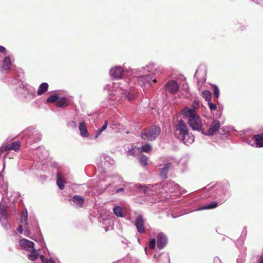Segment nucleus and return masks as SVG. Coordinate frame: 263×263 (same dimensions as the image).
<instances>
[{
	"instance_id": "1",
	"label": "nucleus",
	"mask_w": 263,
	"mask_h": 263,
	"mask_svg": "<svg viewBox=\"0 0 263 263\" xmlns=\"http://www.w3.org/2000/svg\"><path fill=\"white\" fill-rule=\"evenodd\" d=\"M174 133L175 137L185 145H189L194 141V137L189 133L185 122L182 119L178 120L175 124Z\"/></svg>"
},
{
	"instance_id": "2",
	"label": "nucleus",
	"mask_w": 263,
	"mask_h": 263,
	"mask_svg": "<svg viewBox=\"0 0 263 263\" xmlns=\"http://www.w3.org/2000/svg\"><path fill=\"white\" fill-rule=\"evenodd\" d=\"M144 68L145 67L130 70L129 74L132 76L131 81L134 83H137L141 87L157 82L156 79L153 76L148 74H145V72L144 71Z\"/></svg>"
},
{
	"instance_id": "3",
	"label": "nucleus",
	"mask_w": 263,
	"mask_h": 263,
	"mask_svg": "<svg viewBox=\"0 0 263 263\" xmlns=\"http://www.w3.org/2000/svg\"><path fill=\"white\" fill-rule=\"evenodd\" d=\"M8 183L3 181V183L0 185V193L4 196L0 202V222L2 226L6 230H9L11 228V224L8 221V214L7 212V205H6L5 198L7 194Z\"/></svg>"
},
{
	"instance_id": "4",
	"label": "nucleus",
	"mask_w": 263,
	"mask_h": 263,
	"mask_svg": "<svg viewBox=\"0 0 263 263\" xmlns=\"http://www.w3.org/2000/svg\"><path fill=\"white\" fill-rule=\"evenodd\" d=\"M181 114L187 117L188 123L193 130L202 133L204 125H202L200 117L193 109L185 107L182 109Z\"/></svg>"
},
{
	"instance_id": "5",
	"label": "nucleus",
	"mask_w": 263,
	"mask_h": 263,
	"mask_svg": "<svg viewBox=\"0 0 263 263\" xmlns=\"http://www.w3.org/2000/svg\"><path fill=\"white\" fill-rule=\"evenodd\" d=\"M13 84L17 85L15 88L14 94L15 95H20L24 98L32 99L34 97L35 90L31 87L24 84L22 82L16 80H13Z\"/></svg>"
},
{
	"instance_id": "6",
	"label": "nucleus",
	"mask_w": 263,
	"mask_h": 263,
	"mask_svg": "<svg viewBox=\"0 0 263 263\" xmlns=\"http://www.w3.org/2000/svg\"><path fill=\"white\" fill-rule=\"evenodd\" d=\"M161 128L159 126L153 125L143 129L140 137L142 139L147 141H154L159 135Z\"/></svg>"
},
{
	"instance_id": "7",
	"label": "nucleus",
	"mask_w": 263,
	"mask_h": 263,
	"mask_svg": "<svg viewBox=\"0 0 263 263\" xmlns=\"http://www.w3.org/2000/svg\"><path fill=\"white\" fill-rule=\"evenodd\" d=\"M130 71L120 66H117L111 68L109 71L110 76L114 79H120L125 77Z\"/></svg>"
},
{
	"instance_id": "8",
	"label": "nucleus",
	"mask_w": 263,
	"mask_h": 263,
	"mask_svg": "<svg viewBox=\"0 0 263 263\" xmlns=\"http://www.w3.org/2000/svg\"><path fill=\"white\" fill-rule=\"evenodd\" d=\"M30 227L29 224H27L25 226V234L27 235L30 238L33 239L32 235L33 233L40 235L41 233L40 229L37 221L33 219L31 220Z\"/></svg>"
},
{
	"instance_id": "9",
	"label": "nucleus",
	"mask_w": 263,
	"mask_h": 263,
	"mask_svg": "<svg viewBox=\"0 0 263 263\" xmlns=\"http://www.w3.org/2000/svg\"><path fill=\"white\" fill-rule=\"evenodd\" d=\"M246 142L252 146L260 148L263 147V132L254 135L251 139H246Z\"/></svg>"
},
{
	"instance_id": "10",
	"label": "nucleus",
	"mask_w": 263,
	"mask_h": 263,
	"mask_svg": "<svg viewBox=\"0 0 263 263\" xmlns=\"http://www.w3.org/2000/svg\"><path fill=\"white\" fill-rule=\"evenodd\" d=\"M220 122L215 119L209 125L208 128L206 129L204 126L202 134L208 136H213L220 128Z\"/></svg>"
},
{
	"instance_id": "11",
	"label": "nucleus",
	"mask_w": 263,
	"mask_h": 263,
	"mask_svg": "<svg viewBox=\"0 0 263 263\" xmlns=\"http://www.w3.org/2000/svg\"><path fill=\"white\" fill-rule=\"evenodd\" d=\"M115 92H117V95H122V97H124L129 101H132L135 99V95L132 90H128L127 89H124L123 87H120L117 88V89Z\"/></svg>"
},
{
	"instance_id": "12",
	"label": "nucleus",
	"mask_w": 263,
	"mask_h": 263,
	"mask_svg": "<svg viewBox=\"0 0 263 263\" xmlns=\"http://www.w3.org/2000/svg\"><path fill=\"white\" fill-rule=\"evenodd\" d=\"M40 257V258L42 263H55L52 259H45L44 256L42 255L39 256L37 251L34 249L32 250L31 253L29 255L28 258L30 260L34 261Z\"/></svg>"
},
{
	"instance_id": "13",
	"label": "nucleus",
	"mask_w": 263,
	"mask_h": 263,
	"mask_svg": "<svg viewBox=\"0 0 263 263\" xmlns=\"http://www.w3.org/2000/svg\"><path fill=\"white\" fill-rule=\"evenodd\" d=\"M152 189L149 187L140 184H136L134 189V194H144L146 195H151Z\"/></svg>"
},
{
	"instance_id": "14",
	"label": "nucleus",
	"mask_w": 263,
	"mask_h": 263,
	"mask_svg": "<svg viewBox=\"0 0 263 263\" xmlns=\"http://www.w3.org/2000/svg\"><path fill=\"white\" fill-rule=\"evenodd\" d=\"M135 225L138 233L143 234L145 232V229L144 227V220L141 215H139L136 218Z\"/></svg>"
},
{
	"instance_id": "15",
	"label": "nucleus",
	"mask_w": 263,
	"mask_h": 263,
	"mask_svg": "<svg viewBox=\"0 0 263 263\" xmlns=\"http://www.w3.org/2000/svg\"><path fill=\"white\" fill-rule=\"evenodd\" d=\"M173 163L168 162L162 166L160 168V177L161 179H166L167 178V174L169 170L172 167Z\"/></svg>"
},
{
	"instance_id": "16",
	"label": "nucleus",
	"mask_w": 263,
	"mask_h": 263,
	"mask_svg": "<svg viewBox=\"0 0 263 263\" xmlns=\"http://www.w3.org/2000/svg\"><path fill=\"white\" fill-rule=\"evenodd\" d=\"M167 242L166 235L163 233H159L157 236V246L159 250L164 248Z\"/></svg>"
},
{
	"instance_id": "17",
	"label": "nucleus",
	"mask_w": 263,
	"mask_h": 263,
	"mask_svg": "<svg viewBox=\"0 0 263 263\" xmlns=\"http://www.w3.org/2000/svg\"><path fill=\"white\" fill-rule=\"evenodd\" d=\"M166 89L170 93L174 94L178 91L179 86L175 81H170L166 84Z\"/></svg>"
},
{
	"instance_id": "18",
	"label": "nucleus",
	"mask_w": 263,
	"mask_h": 263,
	"mask_svg": "<svg viewBox=\"0 0 263 263\" xmlns=\"http://www.w3.org/2000/svg\"><path fill=\"white\" fill-rule=\"evenodd\" d=\"M164 189H166V192L173 193L179 190V186L175 183L174 181L169 180L165 186H163Z\"/></svg>"
},
{
	"instance_id": "19",
	"label": "nucleus",
	"mask_w": 263,
	"mask_h": 263,
	"mask_svg": "<svg viewBox=\"0 0 263 263\" xmlns=\"http://www.w3.org/2000/svg\"><path fill=\"white\" fill-rule=\"evenodd\" d=\"M122 187L125 191L126 194H134V189L135 188V184L130 182H123L122 184Z\"/></svg>"
},
{
	"instance_id": "20",
	"label": "nucleus",
	"mask_w": 263,
	"mask_h": 263,
	"mask_svg": "<svg viewBox=\"0 0 263 263\" xmlns=\"http://www.w3.org/2000/svg\"><path fill=\"white\" fill-rule=\"evenodd\" d=\"M19 243L21 246L28 251H32L34 249L33 242L26 239H23L20 240Z\"/></svg>"
},
{
	"instance_id": "21",
	"label": "nucleus",
	"mask_w": 263,
	"mask_h": 263,
	"mask_svg": "<svg viewBox=\"0 0 263 263\" xmlns=\"http://www.w3.org/2000/svg\"><path fill=\"white\" fill-rule=\"evenodd\" d=\"M118 85L117 84L113 83L108 84H107L106 85H105V86L104 87V89L105 90H108L110 93L114 94V95H117V92H115V91L117 89V88H119V87H118ZM120 87H122V86H120ZM123 88L124 89H126V88H128V87H126V88H124L123 87Z\"/></svg>"
},
{
	"instance_id": "22",
	"label": "nucleus",
	"mask_w": 263,
	"mask_h": 263,
	"mask_svg": "<svg viewBox=\"0 0 263 263\" xmlns=\"http://www.w3.org/2000/svg\"><path fill=\"white\" fill-rule=\"evenodd\" d=\"M70 201L73 202L77 207L81 208L84 203V198L80 195H75L70 199Z\"/></svg>"
},
{
	"instance_id": "23",
	"label": "nucleus",
	"mask_w": 263,
	"mask_h": 263,
	"mask_svg": "<svg viewBox=\"0 0 263 263\" xmlns=\"http://www.w3.org/2000/svg\"><path fill=\"white\" fill-rule=\"evenodd\" d=\"M42 135L37 131H35L31 135H30L28 139V142H36L41 140Z\"/></svg>"
},
{
	"instance_id": "24",
	"label": "nucleus",
	"mask_w": 263,
	"mask_h": 263,
	"mask_svg": "<svg viewBox=\"0 0 263 263\" xmlns=\"http://www.w3.org/2000/svg\"><path fill=\"white\" fill-rule=\"evenodd\" d=\"M79 127L81 136L83 137H88L89 136V133L86 127V123L84 122H80Z\"/></svg>"
},
{
	"instance_id": "25",
	"label": "nucleus",
	"mask_w": 263,
	"mask_h": 263,
	"mask_svg": "<svg viewBox=\"0 0 263 263\" xmlns=\"http://www.w3.org/2000/svg\"><path fill=\"white\" fill-rule=\"evenodd\" d=\"M68 104V99L66 97H59L56 103L57 106L59 107H66Z\"/></svg>"
},
{
	"instance_id": "26",
	"label": "nucleus",
	"mask_w": 263,
	"mask_h": 263,
	"mask_svg": "<svg viewBox=\"0 0 263 263\" xmlns=\"http://www.w3.org/2000/svg\"><path fill=\"white\" fill-rule=\"evenodd\" d=\"M11 67V61L8 56H6L3 61L2 70L5 71L9 69Z\"/></svg>"
},
{
	"instance_id": "27",
	"label": "nucleus",
	"mask_w": 263,
	"mask_h": 263,
	"mask_svg": "<svg viewBox=\"0 0 263 263\" xmlns=\"http://www.w3.org/2000/svg\"><path fill=\"white\" fill-rule=\"evenodd\" d=\"M48 88V84L46 82L42 83L39 87L37 94L41 96L46 92Z\"/></svg>"
},
{
	"instance_id": "28",
	"label": "nucleus",
	"mask_w": 263,
	"mask_h": 263,
	"mask_svg": "<svg viewBox=\"0 0 263 263\" xmlns=\"http://www.w3.org/2000/svg\"><path fill=\"white\" fill-rule=\"evenodd\" d=\"M57 183L59 189L62 190L64 189L65 182L62 179L61 174L59 172L57 173Z\"/></svg>"
},
{
	"instance_id": "29",
	"label": "nucleus",
	"mask_w": 263,
	"mask_h": 263,
	"mask_svg": "<svg viewBox=\"0 0 263 263\" xmlns=\"http://www.w3.org/2000/svg\"><path fill=\"white\" fill-rule=\"evenodd\" d=\"M113 212L115 215L118 217H123L124 216L122 208L119 206H116L113 209Z\"/></svg>"
},
{
	"instance_id": "30",
	"label": "nucleus",
	"mask_w": 263,
	"mask_h": 263,
	"mask_svg": "<svg viewBox=\"0 0 263 263\" xmlns=\"http://www.w3.org/2000/svg\"><path fill=\"white\" fill-rule=\"evenodd\" d=\"M217 205L218 203L216 201H212L211 203L207 204L206 205L199 208L198 210L212 209L216 208Z\"/></svg>"
},
{
	"instance_id": "31",
	"label": "nucleus",
	"mask_w": 263,
	"mask_h": 263,
	"mask_svg": "<svg viewBox=\"0 0 263 263\" xmlns=\"http://www.w3.org/2000/svg\"><path fill=\"white\" fill-rule=\"evenodd\" d=\"M28 220V213L26 209H25L21 214V222L23 224H25L26 226L28 224L27 223Z\"/></svg>"
},
{
	"instance_id": "32",
	"label": "nucleus",
	"mask_w": 263,
	"mask_h": 263,
	"mask_svg": "<svg viewBox=\"0 0 263 263\" xmlns=\"http://www.w3.org/2000/svg\"><path fill=\"white\" fill-rule=\"evenodd\" d=\"M140 152V148L137 147V146L132 147V148L129 149L128 151V154L130 156H136L138 155Z\"/></svg>"
},
{
	"instance_id": "33",
	"label": "nucleus",
	"mask_w": 263,
	"mask_h": 263,
	"mask_svg": "<svg viewBox=\"0 0 263 263\" xmlns=\"http://www.w3.org/2000/svg\"><path fill=\"white\" fill-rule=\"evenodd\" d=\"M187 163L188 159L186 157H182L179 161H177V164H180L183 170H185L187 168Z\"/></svg>"
},
{
	"instance_id": "34",
	"label": "nucleus",
	"mask_w": 263,
	"mask_h": 263,
	"mask_svg": "<svg viewBox=\"0 0 263 263\" xmlns=\"http://www.w3.org/2000/svg\"><path fill=\"white\" fill-rule=\"evenodd\" d=\"M202 96L208 102L211 100V93L209 90H204L202 92Z\"/></svg>"
},
{
	"instance_id": "35",
	"label": "nucleus",
	"mask_w": 263,
	"mask_h": 263,
	"mask_svg": "<svg viewBox=\"0 0 263 263\" xmlns=\"http://www.w3.org/2000/svg\"><path fill=\"white\" fill-rule=\"evenodd\" d=\"M152 147L151 145L149 143H147L146 144L143 145L140 148V152L148 153V152H151L152 151Z\"/></svg>"
},
{
	"instance_id": "36",
	"label": "nucleus",
	"mask_w": 263,
	"mask_h": 263,
	"mask_svg": "<svg viewBox=\"0 0 263 263\" xmlns=\"http://www.w3.org/2000/svg\"><path fill=\"white\" fill-rule=\"evenodd\" d=\"M148 158L143 155L140 156L139 158V161L141 164L143 166H146L147 164Z\"/></svg>"
},
{
	"instance_id": "37",
	"label": "nucleus",
	"mask_w": 263,
	"mask_h": 263,
	"mask_svg": "<svg viewBox=\"0 0 263 263\" xmlns=\"http://www.w3.org/2000/svg\"><path fill=\"white\" fill-rule=\"evenodd\" d=\"M155 64L154 63L151 62L149 63L147 65H145L143 67H145V68L144 69V71L145 72L146 71L147 72H151L153 70V69L155 67Z\"/></svg>"
},
{
	"instance_id": "38",
	"label": "nucleus",
	"mask_w": 263,
	"mask_h": 263,
	"mask_svg": "<svg viewBox=\"0 0 263 263\" xmlns=\"http://www.w3.org/2000/svg\"><path fill=\"white\" fill-rule=\"evenodd\" d=\"M58 98L59 96L58 95H53L47 98V102L48 103H57Z\"/></svg>"
},
{
	"instance_id": "39",
	"label": "nucleus",
	"mask_w": 263,
	"mask_h": 263,
	"mask_svg": "<svg viewBox=\"0 0 263 263\" xmlns=\"http://www.w3.org/2000/svg\"><path fill=\"white\" fill-rule=\"evenodd\" d=\"M194 78H195L197 80V85L198 86H201L203 84V82L205 81V79L203 78L202 80H200L198 78V74L197 72H196L194 74Z\"/></svg>"
},
{
	"instance_id": "40",
	"label": "nucleus",
	"mask_w": 263,
	"mask_h": 263,
	"mask_svg": "<svg viewBox=\"0 0 263 263\" xmlns=\"http://www.w3.org/2000/svg\"><path fill=\"white\" fill-rule=\"evenodd\" d=\"M247 235V227H243V228L242 230V232H241V235L240 236V239L242 241H243L246 239Z\"/></svg>"
},
{
	"instance_id": "41",
	"label": "nucleus",
	"mask_w": 263,
	"mask_h": 263,
	"mask_svg": "<svg viewBox=\"0 0 263 263\" xmlns=\"http://www.w3.org/2000/svg\"><path fill=\"white\" fill-rule=\"evenodd\" d=\"M213 94L217 99L219 97V90L218 87L216 85H213Z\"/></svg>"
},
{
	"instance_id": "42",
	"label": "nucleus",
	"mask_w": 263,
	"mask_h": 263,
	"mask_svg": "<svg viewBox=\"0 0 263 263\" xmlns=\"http://www.w3.org/2000/svg\"><path fill=\"white\" fill-rule=\"evenodd\" d=\"M199 107V102L196 101V100H195L193 104H192V107L191 108H192L194 110V111L196 112V110L198 109V108Z\"/></svg>"
},
{
	"instance_id": "43",
	"label": "nucleus",
	"mask_w": 263,
	"mask_h": 263,
	"mask_svg": "<svg viewBox=\"0 0 263 263\" xmlns=\"http://www.w3.org/2000/svg\"><path fill=\"white\" fill-rule=\"evenodd\" d=\"M209 107L211 111L215 110L217 108V106L214 103H212L210 101L208 102Z\"/></svg>"
},
{
	"instance_id": "44",
	"label": "nucleus",
	"mask_w": 263,
	"mask_h": 263,
	"mask_svg": "<svg viewBox=\"0 0 263 263\" xmlns=\"http://www.w3.org/2000/svg\"><path fill=\"white\" fill-rule=\"evenodd\" d=\"M156 247V240L154 238H152L150 240L149 243V247L151 249H154Z\"/></svg>"
},
{
	"instance_id": "45",
	"label": "nucleus",
	"mask_w": 263,
	"mask_h": 263,
	"mask_svg": "<svg viewBox=\"0 0 263 263\" xmlns=\"http://www.w3.org/2000/svg\"><path fill=\"white\" fill-rule=\"evenodd\" d=\"M116 193L122 195L126 194L125 191L124 190V188L122 186L121 188L118 189L116 190Z\"/></svg>"
},
{
	"instance_id": "46",
	"label": "nucleus",
	"mask_w": 263,
	"mask_h": 263,
	"mask_svg": "<svg viewBox=\"0 0 263 263\" xmlns=\"http://www.w3.org/2000/svg\"><path fill=\"white\" fill-rule=\"evenodd\" d=\"M108 125V122L107 121H105L103 125L99 129L102 132L104 131L107 127Z\"/></svg>"
},
{
	"instance_id": "47",
	"label": "nucleus",
	"mask_w": 263,
	"mask_h": 263,
	"mask_svg": "<svg viewBox=\"0 0 263 263\" xmlns=\"http://www.w3.org/2000/svg\"><path fill=\"white\" fill-rule=\"evenodd\" d=\"M68 125L72 128H76L77 126V124L75 121H71L68 123Z\"/></svg>"
},
{
	"instance_id": "48",
	"label": "nucleus",
	"mask_w": 263,
	"mask_h": 263,
	"mask_svg": "<svg viewBox=\"0 0 263 263\" xmlns=\"http://www.w3.org/2000/svg\"><path fill=\"white\" fill-rule=\"evenodd\" d=\"M0 52L3 53L5 55H7V50L5 47L1 45H0Z\"/></svg>"
},
{
	"instance_id": "49",
	"label": "nucleus",
	"mask_w": 263,
	"mask_h": 263,
	"mask_svg": "<svg viewBox=\"0 0 263 263\" xmlns=\"http://www.w3.org/2000/svg\"><path fill=\"white\" fill-rule=\"evenodd\" d=\"M105 159H106V161L104 162L105 164L107 162H109V163H110V164H114V160H112L110 157H106L105 158Z\"/></svg>"
},
{
	"instance_id": "50",
	"label": "nucleus",
	"mask_w": 263,
	"mask_h": 263,
	"mask_svg": "<svg viewBox=\"0 0 263 263\" xmlns=\"http://www.w3.org/2000/svg\"><path fill=\"white\" fill-rule=\"evenodd\" d=\"M102 132L99 129L97 132H96V135L95 136V138H97L99 137V136H100L101 135V134H102Z\"/></svg>"
},
{
	"instance_id": "51",
	"label": "nucleus",
	"mask_w": 263,
	"mask_h": 263,
	"mask_svg": "<svg viewBox=\"0 0 263 263\" xmlns=\"http://www.w3.org/2000/svg\"><path fill=\"white\" fill-rule=\"evenodd\" d=\"M17 230L20 233H22L23 232V226L22 225H20Z\"/></svg>"
},
{
	"instance_id": "52",
	"label": "nucleus",
	"mask_w": 263,
	"mask_h": 263,
	"mask_svg": "<svg viewBox=\"0 0 263 263\" xmlns=\"http://www.w3.org/2000/svg\"><path fill=\"white\" fill-rule=\"evenodd\" d=\"M226 127H223L222 128H220V130H222V132H223V133H222L221 132L220 133V134H222V135H224L225 134V130H226Z\"/></svg>"
},
{
	"instance_id": "53",
	"label": "nucleus",
	"mask_w": 263,
	"mask_h": 263,
	"mask_svg": "<svg viewBox=\"0 0 263 263\" xmlns=\"http://www.w3.org/2000/svg\"><path fill=\"white\" fill-rule=\"evenodd\" d=\"M104 228H105V231H107L109 230H111L112 229V227H105Z\"/></svg>"
},
{
	"instance_id": "54",
	"label": "nucleus",
	"mask_w": 263,
	"mask_h": 263,
	"mask_svg": "<svg viewBox=\"0 0 263 263\" xmlns=\"http://www.w3.org/2000/svg\"><path fill=\"white\" fill-rule=\"evenodd\" d=\"M258 263H263V257L260 258L258 260Z\"/></svg>"
},
{
	"instance_id": "55",
	"label": "nucleus",
	"mask_w": 263,
	"mask_h": 263,
	"mask_svg": "<svg viewBox=\"0 0 263 263\" xmlns=\"http://www.w3.org/2000/svg\"><path fill=\"white\" fill-rule=\"evenodd\" d=\"M226 200V198H223V199H222V200H223V201H225Z\"/></svg>"
},
{
	"instance_id": "56",
	"label": "nucleus",
	"mask_w": 263,
	"mask_h": 263,
	"mask_svg": "<svg viewBox=\"0 0 263 263\" xmlns=\"http://www.w3.org/2000/svg\"><path fill=\"white\" fill-rule=\"evenodd\" d=\"M208 125H206V128H208Z\"/></svg>"
},
{
	"instance_id": "57",
	"label": "nucleus",
	"mask_w": 263,
	"mask_h": 263,
	"mask_svg": "<svg viewBox=\"0 0 263 263\" xmlns=\"http://www.w3.org/2000/svg\"><path fill=\"white\" fill-rule=\"evenodd\" d=\"M41 241H43V239L42 238L41 239Z\"/></svg>"
},
{
	"instance_id": "58",
	"label": "nucleus",
	"mask_w": 263,
	"mask_h": 263,
	"mask_svg": "<svg viewBox=\"0 0 263 263\" xmlns=\"http://www.w3.org/2000/svg\"><path fill=\"white\" fill-rule=\"evenodd\" d=\"M168 263H170V262H168Z\"/></svg>"
}]
</instances>
